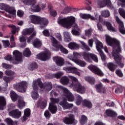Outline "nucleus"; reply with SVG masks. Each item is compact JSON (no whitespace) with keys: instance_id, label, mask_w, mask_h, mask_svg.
<instances>
[{"instance_id":"nucleus-1","label":"nucleus","mask_w":125,"mask_h":125,"mask_svg":"<svg viewBox=\"0 0 125 125\" xmlns=\"http://www.w3.org/2000/svg\"><path fill=\"white\" fill-rule=\"evenodd\" d=\"M76 18L73 16L68 17L66 18L59 19L58 23L66 29L73 28L72 30H80L78 24L76 22Z\"/></svg>"},{"instance_id":"nucleus-2","label":"nucleus","mask_w":125,"mask_h":125,"mask_svg":"<svg viewBox=\"0 0 125 125\" xmlns=\"http://www.w3.org/2000/svg\"><path fill=\"white\" fill-rule=\"evenodd\" d=\"M68 77L69 79L72 81V83H70V87H73V90L75 91L80 92V93H84V92L85 91V88H84V87L82 86L81 83H79L78 79L71 75H69Z\"/></svg>"},{"instance_id":"nucleus-3","label":"nucleus","mask_w":125,"mask_h":125,"mask_svg":"<svg viewBox=\"0 0 125 125\" xmlns=\"http://www.w3.org/2000/svg\"><path fill=\"white\" fill-rule=\"evenodd\" d=\"M105 42L107 44V45H109V46H112L113 47V49H116L118 48L119 49V51H121V46H120V42L118 41L117 39L112 38L108 35H105Z\"/></svg>"},{"instance_id":"nucleus-4","label":"nucleus","mask_w":125,"mask_h":125,"mask_svg":"<svg viewBox=\"0 0 125 125\" xmlns=\"http://www.w3.org/2000/svg\"><path fill=\"white\" fill-rule=\"evenodd\" d=\"M50 40L51 41L52 45V46L51 47V49H52V50L55 51H58L60 48L62 53H64V54H68V50L64 48L63 46L61 45H58V42L54 37H51L50 38Z\"/></svg>"},{"instance_id":"nucleus-5","label":"nucleus","mask_w":125,"mask_h":125,"mask_svg":"<svg viewBox=\"0 0 125 125\" xmlns=\"http://www.w3.org/2000/svg\"><path fill=\"white\" fill-rule=\"evenodd\" d=\"M120 52H122V50L120 48V51H119V49H113L112 51V55L114 57V59L116 62L117 64H118V66L120 67V68H123L124 66V62L122 61V56L119 54Z\"/></svg>"},{"instance_id":"nucleus-6","label":"nucleus","mask_w":125,"mask_h":125,"mask_svg":"<svg viewBox=\"0 0 125 125\" xmlns=\"http://www.w3.org/2000/svg\"><path fill=\"white\" fill-rule=\"evenodd\" d=\"M10 97L11 98V99L12 101L14 102H15L17 99L18 100V107L20 109H22L23 107H25V102H24V100H23V98L18 96L16 94V93L15 92L12 91L10 92Z\"/></svg>"},{"instance_id":"nucleus-7","label":"nucleus","mask_w":125,"mask_h":125,"mask_svg":"<svg viewBox=\"0 0 125 125\" xmlns=\"http://www.w3.org/2000/svg\"><path fill=\"white\" fill-rule=\"evenodd\" d=\"M42 84V81L41 79H38L34 80L33 82L32 87L33 91L31 93V96L33 99H37L39 97V94H38V85Z\"/></svg>"},{"instance_id":"nucleus-8","label":"nucleus","mask_w":125,"mask_h":125,"mask_svg":"<svg viewBox=\"0 0 125 125\" xmlns=\"http://www.w3.org/2000/svg\"><path fill=\"white\" fill-rule=\"evenodd\" d=\"M0 9L5 10L11 16H15L16 15V10L14 8L11 7L8 5L4 3H0Z\"/></svg>"},{"instance_id":"nucleus-9","label":"nucleus","mask_w":125,"mask_h":125,"mask_svg":"<svg viewBox=\"0 0 125 125\" xmlns=\"http://www.w3.org/2000/svg\"><path fill=\"white\" fill-rule=\"evenodd\" d=\"M22 35L26 36L27 35H30V34H32V35L28 38L27 42H31V41L33 40V38L35 36H36V31L33 28L25 29L22 32Z\"/></svg>"},{"instance_id":"nucleus-10","label":"nucleus","mask_w":125,"mask_h":125,"mask_svg":"<svg viewBox=\"0 0 125 125\" xmlns=\"http://www.w3.org/2000/svg\"><path fill=\"white\" fill-rule=\"evenodd\" d=\"M51 101L52 103L49 104V110L52 114H55L57 112V107L53 103H58L59 100L58 99L51 98Z\"/></svg>"},{"instance_id":"nucleus-11","label":"nucleus","mask_w":125,"mask_h":125,"mask_svg":"<svg viewBox=\"0 0 125 125\" xmlns=\"http://www.w3.org/2000/svg\"><path fill=\"white\" fill-rule=\"evenodd\" d=\"M63 122L66 125H76L78 123V121L75 119V116L73 114H70L68 117L64 118Z\"/></svg>"},{"instance_id":"nucleus-12","label":"nucleus","mask_w":125,"mask_h":125,"mask_svg":"<svg viewBox=\"0 0 125 125\" xmlns=\"http://www.w3.org/2000/svg\"><path fill=\"white\" fill-rule=\"evenodd\" d=\"M88 69L90 70L94 74H96L98 76H100V77H103L104 76V73H103L101 69L95 65H90L88 66Z\"/></svg>"},{"instance_id":"nucleus-13","label":"nucleus","mask_w":125,"mask_h":125,"mask_svg":"<svg viewBox=\"0 0 125 125\" xmlns=\"http://www.w3.org/2000/svg\"><path fill=\"white\" fill-rule=\"evenodd\" d=\"M61 88L62 91H63L64 95L65 96H66V98L67 99V101H69V102H73V101L75 100V98L74 97L73 94L70 92L68 89L63 87H61Z\"/></svg>"},{"instance_id":"nucleus-14","label":"nucleus","mask_w":125,"mask_h":125,"mask_svg":"<svg viewBox=\"0 0 125 125\" xmlns=\"http://www.w3.org/2000/svg\"><path fill=\"white\" fill-rule=\"evenodd\" d=\"M37 58L42 61H46L49 59V51L47 50L46 51L41 52L37 55Z\"/></svg>"},{"instance_id":"nucleus-15","label":"nucleus","mask_w":125,"mask_h":125,"mask_svg":"<svg viewBox=\"0 0 125 125\" xmlns=\"http://www.w3.org/2000/svg\"><path fill=\"white\" fill-rule=\"evenodd\" d=\"M17 90L20 92H25L28 87V83L25 81H22L17 84Z\"/></svg>"},{"instance_id":"nucleus-16","label":"nucleus","mask_w":125,"mask_h":125,"mask_svg":"<svg viewBox=\"0 0 125 125\" xmlns=\"http://www.w3.org/2000/svg\"><path fill=\"white\" fill-rule=\"evenodd\" d=\"M13 56L14 59L17 64H19L22 62V53H21L19 51L15 50L13 52Z\"/></svg>"},{"instance_id":"nucleus-17","label":"nucleus","mask_w":125,"mask_h":125,"mask_svg":"<svg viewBox=\"0 0 125 125\" xmlns=\"http://www.w3.org/2000/svg\"><path fill=\"white\" fill-rule=\"evenodd\" d=\"M115 19L118 23L119 25V32L121 33V34H122V35H125V26H124V22L119 17L115 15Z\"/></svg>"},{"instance_id":"nucleus-18","label":"nucleus","mask_w":125,"mask_h":125,"mask_svg":"<svg viewBox=\"0 0 125 125\" xmlns=\"http://www.w3.org/2000/svg\"><path fill=\"white\" fill-rule=\"evenodd\" d=\"M80 16L82 19H91V20H93V21L96 20L97 18L98 17V15L96 14L95 16V17L92 16L91 15L89 14H83L80 13Z\"/></svg>"},{"instance_id":"nucleus-19","label":"nucleus","mask_w":125,"mask_h":125,"mask_svg":"<svg viewBox=\"0 0 125 125\" xmlns=\"http://www.w3.org/2000/svg\"><path fill=\"white\" fill-rule=\"evenodd\" d=\"M9 115L15 119H19V118L21 117V111H19V109H16L10 111L9 112Z\"/></svg>"},{"instance_id":"nucleus-20","label":"nucleus","mask_w":125,"mask_h":125,"mask_svg":"<svg viewBox=\"0 0 125 125\" xmlns=\"http://www.w3.org/2000/svg\"><path fill=\"white\" fill-rule=\"evenodd\" d=\"M63 70L66 71L67 73H73L76 74L77 76H81V73L78 71V68L75 67H64Z\"/></svg>"},{"instance_id":"nucleus-21","label":"nucleus","mask_w":125,"mask_h":125,"mask_svg":"<svg viewBox=\"0 0 125 125\" xmlns=\"http://www.w3.org/2000/svg\"><path fill=\"white\" fill-rule=\"evenodd\" d=\"M31 23L35 24L36 25L41 23V20L42 17L36 15H31L29 16Z\"/></svg>"},{"instance_id":"nucleus-22","label":"nucleus","mask_w":125,"mask_h":125,"mask_svg":"<svg viewBox=\"0 0 125 125\" xmlns=\"http://www.w3.org/2000/svg\"><path fill=\"white\" fill-rule=\"evenodd\" d=\"M98 5L100 7H104V6H111L110 0H98Z\"/></svg>"},{"instance_id":"nucleus-23","label":"nucleus","mask_w":125,"mask_h":125,"mask_svg":"<svg viewBox=\"0 0 125 125\" xmlns=\"http://www.w3.org/2000/svg\"><path fill=\"white\" fill-rule=\"evenodd\" d=\"M60 105L62 106L63 110H67V109H70L73 107V104H68L67 102V100H63L62 102L60 103Z\"/></svg>"},{"instance_id":"nucleus-24","label":"nucleus","mask_w":125,"mask_h":125,"mask_svg":"<svg viewBox=\"0 0 125 125\" xmlns=\"http://www.w3.org/2000/svg\"><path fill=\"white\" fill-rule=\"evenodd\" d=\"M95 87L99 93H105L106 92V89L102 83L96 85Z\"/></svg>"},{"instance_id":"nucleus-25","label":"nucleus","mask_w":125,"mask_h":125,"mask_svg":"<svg viewBox=\"0 0 125 125\" xmlns=\"http://www.w3.org/2000/svg\"><path fill=\"white\" fill-rule=\"evenodd\" d=\"M53 60L58 66H63L64 65V59L60 57H55L53 58Z\"/></svg>"},{"instance_id":"nucleus-26","label":"nucleus","mask_w":125,"mask_h":125,"mask_svg":"<svg viewBox=\"0 0 125 125\" xmlns=\"http://www.w3.org/2000/svg\"><path fill=\"white\" fill-rule=\"evenodd\" d=\"M41 88V90H42V89L44 90H47V91H49V90H51V88H52V84L50 83H48L46 85H44L42 84V83L41 82V84L38 85Z\"/></svg>"},{"instance_id":"nucleus-27","label":"nucleus","mask_w":125,"mask_h":125,"mask_svg":"<svg viewBox=\"0 0 125 125\" xmlns=\"http://www.w3.org/2000/svg\"><path fill=\"white\" fill-rule=\"evenodd\" d=\"M24 116L22 118V122H25L28 120V118H29L30 115H31V110L29 108L25 109L24 111Z\"/></svg>"},{"instance_id":"nucleus-28","label":"nucleus","mask_w":125,"mask_h":125,"mask_svg":"<svg viewBox=\"0 0 125 125\" xmlns=\"http://www.w3.org/2000/svg\"><path fill=\"white\" fill-rule=\"evenodd\" d=\"M39 24L40 25V28H44L48 25V20L44 18H41Z\"/></svg>"},{"instance_id":"nucleus-29","label":"nucleus","mask_w":125,"mask_h":125,"mask_svg":"<svg viewBox=\"0 0 125 125\" xmlns=\"http://www.w3.org/2000/svg\"><path fill=\"white\" fill-rule=\"evenodd\" d=\"M104 24L106 26L107 29V30H108V31H110L111 32H116V29L112 26V24H111V23L108 21H104Z\"/></svg>"},{"instance_id":"nucleus-30","label":"nucleus","mask_w":125,"mask_h":125,"mask_svg":"<svg viewBox=\"0 0 125 125\" xmlns=\"http://www.w3.org/2000/svg\"><path fill=\"white\" fill-rule=\"evenodd\" d=\"M14 79V77H10L8 76H3V80L5 82V83H4V85L5 87H7L8 86V83H10L11 81H12Z\"/></svg>"},{"instance_id":"nucleus-31","label":"nucleus","mask_w":125,"mask_h":125,"mask_svg":"<svg viewBox=\"0 0 125 125\" xmlns=\"http://www.w3.org/2000/svg\"><path fill=\"white\" fill-rule=\"evenodd\" d=\"M6 105V102L4 97L0 96V110H3L4 106Z\"/></svg>"},{"instance_id":"nucleus-32","label":"nucleus","mask_w":125,"mask_h":125,"mask_svg":"<svg viewBox=\"0 0 125 125\" xmlns=\"http://www.w3.org/2000/svg\"><path fill=\"white\" fill-rule=\"evenodd\" d=\"M96 47L98 51L99 52L102 51V49L103 48V44L98 40L95 41Z\"/></svg>"},{"instance_id":"nucleus-33","label":"nucleus","mask_w":125,"mask_h":125,"mask_svg":"<svg viewBox=\"0 0 125 125\" xmlns=\"http://www.w3.org/2000/svg\"><path fill=\"white\" fill-rule=\"evenodd\" d=\"M68 47H69L70 49H79V48H80V45L75 42H72L68 44Z\"/></svg>"},{"instance_id":"nucleus-34","label":"nucleus","mask_w":125,"mask_h":125,"mask_svg":"<svg viewBox=\"0 0 125 125\" xmlns=\"http://www.w3.org/2000/svg\"><path fill=\"white\" fill-rule=\"evenodd\" d=\"M45 4H43L42 2L39 3L35 7V12H40L41 9H43L45 8Z\"/></svg>"},{"instance_id":"nucleus-35","label":"nucleus","mask_w":125,"mask_h":125,"mask_svg":"<svg viewBox=\"0 0 125 125\" xmlns=\"http://www.w3.org/2000/svg\"><path fill=\"white\" fill-rule=\"evenodd\" d=\"M42 43L40 39H36L33 42V45L36 48H40L42 45Z\"/></svg>"},{"instance_id":"nucleus-36","label":"nucleus","mask_w":125,"mask_h":125,"mask_svg":"<svg viewBox=\"0 0 125 125\" xmlns=\"http://www.w3.org/2000/svg\"><path fill=\"white\" fill-rule=\"evenodd\" d=\"M64 41L68 42L71 41V34L68 32L65 31L63 32Z\"/></svg>"},{"instance_id":"nucleus-37","label":"nucleus","mask_w":125,"mask_h":125,"mask_svg":"<svg viewBox=\"0 0 125 125\" xmlns=\"http://www.w3.org/2000/svg\"><path fill=\"white\" fill-rule=\"evenodd\" d=\"M83 105L85 107H87V108H88L89 109H91V108H92V104L91 103V102H90V101L89 100H84L83 103Z\"/></svg>"},{"instance_id":"nucleus-38","label":"nucleus","mask_w":125,"mask_h":125,"mask_svg":"<svg viewBox=\"0 0 125 125\" xmlns=\"http://www.w3.org/2000/svg\"><path fill=\"white\" fill-rule=\"evenodd\" d=\"M5 60H7V61H10L11 63L13 64H17V62H16L14 58L11 55H9L4 57Z\"/></svg>"},{"instance_id":"nucleus-39","label":"nucleus","mask_w":125,"mask_h":125,"mask_svg":"<svg viewBox=\"0 0 125 125\" xmlns=\"http://www.w3.org/2000/svg\"><path fill=\"white\" fill-rule=\"evenodd\" d=\"M75 63L80 67H85V65H86V63L84 61L79 59H76V60L75 61Z\"/></svg>"},{"instance_id":"nucleus-40","label":"nucleus","mask_w":125,"mask_h":125,"mask_svg":"<svg viewBox=\"0 0 125 125\" xmlns=\"http://www.w3.org/2000/svg\"><path fill=\"white\" fill-rule=\"evenodd\" d=\"M91 53L83 52V58L86 61H90V58H91Z\"/></svg>"},{"instance_id":"nucleus-41","label":"nucleus","mask_w":125,"mask_h":125,"mask_svg":"<svg viewBox=\"0 0 125 125\" xmlns=\"http://www.w3.org/2000/svg\"><path fill=\"white\" fill-rule=\"evenodd\" d=\"M61 83L62 84H68L70 86V83H69V79H68V77L64 76L62 77L61 80Z\"/></svg>"},{"instance_id":"nucleus-42","label":"nucleus","mask_w":125,"mask_h":125,"mask_svg":"<svg viewBox=\"0 0 125 125\" xmlns=\"http://www.w3.org/2000/svg\"><path fill=\"white\" fill-rule=\"evenodd\" d=\"M105 114L106 116H108V117H113L116 115L115 112L111 109H106L105 111Z\"/></svg>"},{"instance_id":"nucleus-43","label":"nucleus","mask_w":125,"mask_h":125,"mask_svg":"<svg viewBox=\"0 0 125 125\" xmlns=\"http://www.w3.org/2000/svg\"><path fill=\"white\" fill-rule=\"evenodd\" d=\"M28 68L30 71H34L38 68V64L36 62H32L29 64Z\"/></svg>"},{"instance_id":"nucleus-44","label":"nucleus","mask_w":125,"mask_h":125,"mask_svg":"<svg viewBox=\"0 0 125 125\" xmlns=\"http://www.w3.org/2000/svg\"><path fill=\"white\" fill-rule=\"evenodd\" d=\"M117 66L112 62H109L107 64V68H108L109 70L111 72H114L115 71V69H116Z\"/></svg>"},{"instance_id":"nucleus-45","label":"nucleus","mask_w":125,"mask_h":125,"mask_svg":"<svg viewBox=\"0 0 125 125\" xmlns=\"http://www.w3.org/2000/svg\"><path fill=\"white\" fill-rule=\"evenodd\" d=\"M79 42L81 43L82 45V49H84L85 50H87L88 51L90 50L89 47L83 41H79Z\"/></svg>"},{"instance_id":"nucleus-46","label":"nucleus","mask_w":125,"mask_h":125,"mask_svg":"<svg viewBox=\"0 0 125 125\" xmlns=\"http://www.w3.org/2000/svg\"><path fill=\"white\" fill-rule=\"evenodd\" d=\"M85 80L91 84H94V83H95V79L93 77H86Z\"/></svg>"},{"instance_id":"nucleus-47","label":"nucleus","mask_w":125,"mask_h":125,"mask_svg":"<svg viewBox=\"0 0 125 125\" xmlns=\"http://www.w3.org/2000/svg\"><path fill=\"white\" fill-rule=\"evenodd\" d=\"M5 122H6L8 125H17V122H13L10 118H6L5 120Z\"/></svg>"},{"instance_id":"nucleus-48","label":"nucleus","mask_w":125,"mask_h":125,"mask_svg":"<svg viewBox=\"0 0 125 125\" xmlns=\"http://www.w3.org/2000/svg\"><path fill=\"white\" fill-rule=\"evenodd\" d=\"M8 27H9V28H12L13 30L12 31V33L13 34H15L17 31V32H18V31L20 30V28H19V27L16 28V27L13 24H10L8 25Z\"/></svg>"},{"instance_id":"nucleus-49","label":"nucleus","mask_w":125,"mask_h":125,"mask_svg":"<svg viewBox=\"0 0 125 125\" xmlns=\"http://www.w3.org/2000/svg\"><path fill=\"white\" fill-rule=\"evenodd\" d=\"M83 102V98L79 95H76V105H81V103Z\"/></svg>"},{"instance_id":"nucleus-50","label":"nucleus","mask_w":125,"mask_h":125,"mask_svg":"<svg viewBox=\"0 0 125 125\" xmlns=\"http://www.w3.org/2000/svg\"><path fill=\"white\" fill-rule=\"evenodd\" d=\"M101 15L104 17L107 18L110 16V12L108 10H104L101 12Z\"/></svg>"},{"instance_id":"nucleus-51","label":"nucleus","mask_w":125,"mask_h":125,"mask_svg":"<svg viewBox=\"0 0 125 125\" xmlns=\"http://www.w3.org/2000/svg\"><path fill=\"white\" fill-rule=\"evenodd\" d=\"M80 122L81 125H84L87 122V117L84 115H82Z\"/></svg>"},{"instance_id":"nucleus-52","label":"nucleus","mask_w":125,"mask_h":125,"mask_svg":"<svg viewBox=\"0 0 125 125\" xmlns=\"http://www.w3.org/2000/svg\"><path fill=\"white\" fill-rule=\"evenodd\" d=\"M4 73L6 76H9V77H11L15 75V72L11 70H6Z\"/></svg>"},{"instance_id":"nucleus-53","label":"nucleus","mask_w":125,"mask_h":125,"mask_svg":"<svg viewBox=\"0 0 125 125\" xmlns=\"http://www.w3.org/2000/svg\"><path fill=\"white\" fill-rule=\"evenodd\" d=\"M39 105L42 109H44L46 106V100L39 102Z\"/></svg>"},{"instance_id":"nucleus-54","label":"nucleus","mask_w":125,"mask_h":125,"mask_svg":"<svg viewBox=\"0 0 125 125\" xmlns=\"http://www.w3.org/2000/svg\"><path fill=\"white\" fill-rule=\"evenodd\" d=\"M23 55L25 56V57H29V56H31V51L29 49L26 48L23 51Z\"/></svg>"},{"instance_id":"nucleus-55","label":"nucleus","mask_w":125,"mask_h":125,"mask_svg":"<svg viewBox=\"0 0 125 125\" xmlns=\"http://www.w3.org/2000/svg\"><path fill=\"white\" fill-rule=\"evenodd\" d=\"M77 30L79 29H72L71 33L72 35L74 36H76L77 37H79V36H81V32Z\"/></svg>"},{"instance_id":"nucleus-56","label":"nucleus","mask_w":125,"mask_h":125,"mask_svg":"<svg viewBox=\"0 0 125 125\" xmlns=\"http://www.w3.org/2000/svg\"><path fill=\"white\" fill-rule=\"evenodd\" d=\"M31 2L37 3V1L36 0H25L23 1V3L26 4V5H31Z\"/></svg>"},{"instance_id":"nucleus-57","label":"nucleus","mask_w":125,"mask_h":125,"mask_svg":"<svg viewBox=\"0 0 125 125\" xmlns=\"http://www.w3.org/2000/svg\"><path fill=\"white\" fill-rule=\"evenodd\" d=\"M2 42L3 43V46L6 48V47H8L9 45H10V43L9 42V41L8 40H2Z\"/></svg>"},{"instance_id":"nucleus-58","label":"nucleus","mask_w":125,"mask_h":125,"mask_svg":"<svg viewBox=\"0 0 125 125\" xmlns=\"http://www.w3.org/2000/svg\"><path fill=\"white\" fill-rule=\"evenodd\" d=\"M119 12L121 16L125 19V10L122 8H119Z\"/></svg>"},{"instance_id":"nucleus-59","label":"nucleus","mask_w":125,"mask_h":125,"mask_svg":"<svg viewBox=\"0 0 125 125\" xmlns=\"http://www.w3.org/2000/svg\"><path fill=\"white\" fill-rule=\"evenodd\" d=\"M92 32V30L91 29H87L85 30V36L86 37H87L88 38H89L90 36H91V32Z\"/></svg>"},{"instance_id":"nucleus-60","label":"nucleus","mask_w":125,"mask_h":125,"mask_svg":"<svg viewBox=\"0 0 125 125\" xmlns=\"http://www.w3.org/2000/svg\"><path fill=\"white\" fill-rule=\"evenodd\" d=\"M100 55V56L102 58V60L103 61H105V60H106V56L105 55V54H104V53H103V52L102 51H101L100 52H99Z\"/></svg>"},{"instance_id":"nucleus-61","label":"nucleus","mask_w":125,"mask_h":125,"mask_svg":"<svg viewBox=\"0 0 125 125\" xmlns=\"http://www.w3.org/2000/svg\"><path fill=\"white\" fill-rule=\"evenodd\" d=\"M2 67L4 69H10V68H11V65L8 64L6 63H2Z\"/></svg>"},{"instance_id":"nucleus-62","label":"nucleus","mask_w":125,"mask_h":125,"mask_svg":"<svg viewBox=\"0 0 125 125\" xmlns=\"http://www.w3.org/2000/svg\"><path fill=\"white\" fill-rule=\"evenodd\" d=\"M118 5L121 6H125V0H118Z\"/></svg>"},{"instance_id":"nucleus-63","label":"nucleus","mask_w":125,"mask_h":125,"mask_svg":"<svg viewBox=\"0 0 125 125\" xmlns=\"http://www.w3.org/2000/svg\"><path fill=\"white\" fill-rule=\"evenodd\" d=\"M91 58H92V59H93V60L95 62H96L97 63V62H98V58H97V56H96V55L92 54L91 56Z\"/></svg>"},{"instance_id":"nucleus-64","label":"nucleus","mask_w":125,"mask_h":125,"mask_svg":"<svg viewBox=\"0 0 125 125\" xmlns=\"http://www.w3.org/2000/svg\"><path fill=\"white\" fill-rule=\"evenodd\" d=\"M42 33L45 37H49L50 34L49 33V31L48 29H45L42 31Z\"/></svg>"}]
</instances>
